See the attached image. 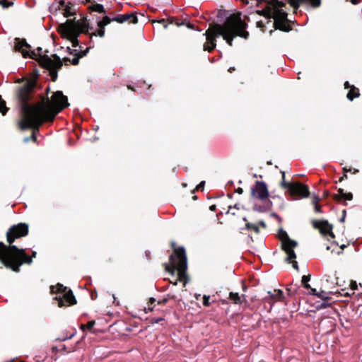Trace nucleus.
Listing matches in <instances>:
<instances>
[{
	"label": "nucleus",
	"mask_w": 362,
	"mask_h": 362,
	"mask_svg": "<svg viewBox=\"0 0 362 362\" xmlns=\"http://www.w3.org/2000/svg\"><path fill=\"white\" fill-rule=\"evenodd\" d=\"M175 253L171 254L169 257L170 266H166V269L173 274L175 270L178 272V280L183 281L186 277V270L187 269V259L186 252L184 247H180L175 249Z\"/></svg>",
	"instance_id": "nucleus-4"
},
{
	"label": "nucleus",
	"mask_w": 362,
	"mask_h": 362,
	"mask_svg": "<svg viewBox=\"0 0 362 362\" xmlns=\"http://www.w3.org/2000/svg\"><path fill=\"white\" fill-rule=\"evenodd\" d=\"M271 216H274V217H276V218H279V216H278L276 213H272V214H271Z\"/></svg>",
	"instance_id": "nucleus-56"
},
{
	"label": "nucleus",
	"mask_w": 362,
	"mask_h": 362,
	"mask_svg": "<svg viewBox=\"0 0 362 362\" xmlns=\"http://www.w3.org/2000/svg\"><path fill=\"white\" fill-rule=\"evenodd\" d=\"M257 27L259 28L262 30V32L265 31V29H264L265 25H264V23L262 21H257Z\"/></svg>",
	"instance_id": "nucleus-36"
},
{
	"label": "nucleus",
	"mask_w": 362,
	"mask_h": 362,
	"mask_svg": "<svg viewBox=\"0 0 362 362\" xmlns=\"http://www.w3.org/2000/svg\"><path fill=\"white\" fill-rule=\"evenodd\" d=\"M234 70H235V68H234V67H230V68L228 69V71H229L230 73H232Z\"/></svg>",
	"instance_id": "nucleus-58"
},
{
	"label": "nucleus",
	"mask_w": 362,
	"mask_h": 362,
	"mask_svg": "<svg viewBox=\"0 0 362 362\" xmlns=\"http://www.w3.org/2000/svg\"><path fill=\"white\" fill-rule=\"evenodd\" d=\"M359 96L360 93L358 88L354 86H351V89H349L346 95L347 99L352 101L354 98H358Z\"/></svg>",
	"instance_id": "nucleus-18"
},
{
	"label": "nucleus",
	"mask_w": 362,
	"mask_h": 362,
	"mask_svg": "<svg viewBox=\"0 0 362 362\" xmlns=\"http://www.w3.org/2000/svg\"><path fill=\"white\" fill-rule=\"evenodd\" d=\"M262 202V204H255L252 207L253 211L259 213H265L271 209L272 206V202L270 200L267 199Z\"/></svg>",
	"instance_id": "nucleus-16"
},
{
	"label": "nucleus",
	"mask_w": 362,
	"mask_h": 362,
	"mask_svg": "<svg viewBox=\"0 0 362 362\" xmlns=\"http://www.w3.org/2000/svg\"><path fill=\"white\" fill-rule=\"evenodd\" d=\"M204 185H205V182L204 181H202L197 187V190H203L204 189Z\"/></svg>",
	"instance_id": "nucleus-39"
},
{
	"label": "nucleus",
	"mask_w": 362,
	"mask_h": 362,
	"mask_svg": "<svg viewBox=\"0 0 362 362\" xmlns=\"http://www.w3.org/2000/svg\"><path fill=\"white\" fill-rule=\"evenodd\" d=\"M113 20L119 23H124L128 21L131 23L136 24L138 23V18L136 13H127L124 14H118L113 17Z\"/></svg>",
	"instance_id": "nucleus-13"
},
{
	"label": "nucleus",
	"mask_w": 362,
	"mask_h": 362,
	"mask_svg": "<svg viewBox=\"0 0 362 362\" xmlns=\"http://www.w3.org/2000/svg\"><path fill=\"white\" fill-rule=\"evenodd\" d=\"M168 302V298H164L161 300L158 301V304H165Z\"/></svg>",
	"instance_id": "nucleus-43"
},
{
	"label": "nucleus",
	"mask_w": 362,
	"mask_h": 362,
	"mask_svg": "<svg viewBox=\"0 0 362 362\" xmlns=\"http://www.w3.org/2000/svg\"><path fill=\"white\" fill-rule=\"evenodd\" d=\"M278 238L281 242V250L284 255V262L291 264L294 268V240L290 238L283 228L279 230Z\"/></svg>",
	"instance_id": "nucleus-6"
},
{
	"label": "nucleus",
	"mask_w": 362,
	"mask_h": 362,
	"mask_svg": "<svg viewBox=\"0 0 362 362\" xmlns=\"http://www.w3.org/2000/svg\"><path fill=\"white\" fill-rule=\"evenodd\" d=\"M203 304L205 306H209L210 305L211 303H210V296H206V295L204 296V297H203Z\"/></svg>",
	"instance_id": "nucleus-34"
},
{
	"label": "nucleus",
	"mask_w": 362,
	"mask_h": 362,
	"mask_svg": "<svg viewBox=\"0 0 362 362\" xmlns=\"http://www.w3.org/2000/svg\"><path fill=\"white\" fill-rule=\"evenodd\" d=\"M258 223L263 228H266V223L264 221H259Z\"/></svg>",
	"instance_id": "nucleus-47"
},
{
	"label": "nucleus",
	"mask_w": 362,
	"mask_h": 362,
	"mask_svg": "<svg viewBox=\"0 0 362 362\" xmlns=\"http://www.w3.org/2000/svg\"><path fill=\"white\" fill-rule=\"evenodd\" d=\"M332 197L334 200L339 202L341 200H349L351 201L353 199V194L351 192H344V189L339 188L338 189V194H334L332 195Z\"/></svg>",
	"instance_id": "nucleus-17"
},
{
	"label": "nucleus",
	"mask_w": 362,
	"mask_h": 362,
	"mask_svg": "<svg viewBox=\"0 0 362 362\" xmlns=\"http://www.w3.org/2000/svg\"><path fill=\"white\" fill-rule=\"evenodd\" d=\"M275 293H272L271 291H268L269 297H265V299L269 298L270 299H281L284 296V292L281 290H274Z\"/></svg>",
	"instance_id": "nucleus-19"
},
{
	"label": "nucleus",
	"mask_w": 362,
	"mask_h": 362,
	"mask_svg": "<svg viewBox=\"0 0 362 362\" xmlns=\"http://www.w3.org/2000/svg\"><path fill=\"white\" fill-rule=\"evenodd\" d=\"M36 254H37L36 252L33 251V254H32V257H35Z\"/></svg>",
	"instance_id": "nucleus-64"
},
{
	"label": "nucleus",
	"mask_w": 362,
	"mask_h": 362,
	"mask_svg": "<svg viewBox=\"0 0 362 362\" xmlns=\"http://www.w3.org/2000/svg\"><path fill=\"white\" fill-rule=\"evenodd\" d=\"M317 297L320 298L323 300H326L329 298L328 293L321 290L320 292L317 293Z\"/></svg>",
	"instance_id": "nucleus-30"
},
{
	"label": "nucleus",
	"mask_w": 362,
	"mask_h": 362,
	"mask_svg": "<svg viewBox=\"0 0 362 362\" xmlns=\"http://www.w3.org/2000/svg\"><path fill=\"white\" fill-rule=\"evenodd\" d=\"M282 173V181L281 185L282 188L285 190V193L288 194L290 196L291 199H294V183L291 182H287L285 179V172H281Z\"/></svg>",
	"instance_id": "nucleus-14"
},
{
	"label": "nucleus",
	"mask_w": 362,
	"mask_h": 362,
	"mask_svg": "<svg viewBox=\"0 0 362 362\" xmlns=\"http://www.w3.org/2000/svg\"><path fill=\"white\" fill-rule=\"evenodd\" d=\"M95 320H90V321L88 322L86 325H81V329L83 331H85L86 329L90 330L93 327V326L95 325Z\"/></svg>",
	"instance_id": "nucleus-28"
},
{
	"label": "nucleus",
	"mask_w": 362,
	"mask_h": 362,
	"mask_svg": "<svg viewBox=\"0 0 362 362\" xmlns=\"http://www.w3.org/2000/svg\"><path fill=\"white\" fill-rule=\"evenodd\" d=\"M50 292L52 294H56L54 299L57 301L58 306L59 307L76 303V300L71 290L61 284H57L56 286H51Z\"/></svg>",
	"instance_id": "nucleus-5"
},
{
	"label": "nucleus",
	"mask_w": 362,
	"mask_h": 362,
	"mask_svg": "<svg viewBox=\"0 0 362 362\" xmlns=\"http://www.w3.org/2000/svg\"><path fill=\"white\" fill-rule=\"evenodd\" d=\"M158 22L160 23H163L164 24V25H163L164 28L166 29L168 28V24L165 23V19H161V20L158 21Z\"/></svg>",
	"instance_id": "nucleus-42"
},
{
	"label": "nucleus",
	"mask_w": 362,
	"mask_h": 362,
	"mask_svg": "<svg viewBox=\"0 0 362 362\" xmlns=\"http://www.w3.org/2000/svg\"><path fill=\"white\" fill-rule=\"evenodd\" d=\"M235 192H236L237 193H238V194H243V189L241 187H238V188L235 190Z\"/></svg>",
	"instance_id": "nucleus-48"
},
{
	"label": "nucleus",
	"mask_w": 362,
	"mask_h": 362,
	"mask_svg": "<svg viewBox=\"0 0 362 362\" xmlns=\"http://www.w3.org/2000/svg\"><path fill=\"white\" fill-rule=\"evenodd\" d=\"M351 86L352 85H350L348 81H346L344 83V88H346V89H348V88L351 89Z\"/></svg>",
	"instance_id": "nucleus-45"
},
{
	"label": "nucleus",
	"mask_w": 362,
	"mask_h": 362,
	"mask_svg": "<svg viewBox=\"0 0 362 362\" xmlns=\"http://www.w3.org/2000/svg\"><path fill=\"white\" fill-rule=\"evenodd\" d=\"M59 5L62 8L64 7V10L66 11L67 8H69L66 4V2L64 0H61L59 1Z\"/></svg>",
	"instance_id": "nucleus-40"
},
{
	"label": "nucleus",
	"mask_w": 362,
	"mask_h": 362,
	"mask_svg": "<svg viewBox=\"0 0 362 362\" xmlns=\"http://www.w3.org/2000/svg\"><path fill=\"white\" fill-rule=\"evenodd\" d=\"M112 21H115L113 20V18H111L109 16H105V17H103V18L102 20L98 21V27L105 28V25L110 24Z\"/></svg>",
	"instance_id": "nucleus-21"
},
{
	"label": "nucleus",
	"mask_w": 362,
	"mask_h": 362,
	"mask_svg": "<svg viewBox=\"0 0 362 362\" xmlns=\"http://www.w3.org/2000/svg\"><path fill=\"white\" fill-rule=\"evenodd\" d=\"M246 228L250 230H253L257 233H258L259 232V227L256 224H254V223L247 222L246 223Z\"/></svg>",
	"instance_id": "nucleus-29"
},
{
	"label": "nucleus",
	"mask_w": 362,
	"mask_h": 362,
	"mask_svg": "<svg viewBox=\"0 0 362 362\" xmlns=\"http://www.w3.org/2000/svg\"><path fill=\"white\" fill-rule=\"evenodd\" d=\"M69 50H70V53L71 54H74V52H76L77 50L76 49H74V50H71L70 48H68Z\"/></svg>",
	"instance_id": "nucleus-59"
},
{
	"label": "nucleus",
	"mask_w": 362,
	"mask_h": 362,
	"mask_svg": "<svg viewBox=\"0 0 362 362\" xmlns=\"http://www.w3.org/2000/svg\"><path fill=\"white\" fill-rule=\"evenodd\" d=\"M28 233V225L20 223L12 226L6 233L9 246L0 242V260L6 268L15 272L20 271V267L23 263L30 264L33 262L32 257L26 254L25 249H19L17 246L11 245L15 239L25 236Z\"/></svg>",
	"instance_id": "nucleus-2"
},
{
	"label": "nucleus",
	"mask_w": 362,
	"mask_h": 362,
	"mask_svg": "<svg viewBox=\"0 0 362 362\" xmlns=\"http://www.w3.org/2000/svg\"><path fill=\"white\" fill-rule=\"evenodd\" d=\"M81 33H88V28L85 26L78 27L76 25H69L66 29L67 38L72 42L73 47H77L79 45L78 40Z\"/></svg>",
	"instance_id": "nucleus-8"
},
{
	"label": "nucleus",
	"mask_w": 362,
	"mask_h": 362,
	"mask_svg": "<svg viewBox=\"0 0 362 362\" xmlns=\"http://www.w3.org/2000/svg\"><path fill=\"white\" fill-rule=\"evenodd\" d=\"M240 204H235L233 208H235V209H240ZM232 209V206H229V209Z\"/></svg>",
	"instance_id": "nucleus-51"
},
{
	"label": "nucleus",
	"mask_w": 362,
	"mask_h": 362,
	"mask_svg": "<svg viewBox=\"0 0 362 362\" xmlns=\"http://www.w3.org/2000/svg\"><path fill=\"white\" fill-rule=\"evenodd\" d=\"M74 335H75V332L71 334L70 335L63 333L62 334V336H60L56 339V341H64L66 340L71 339Z\"/></svg>",
	"instance_id": "nucleus-26"
},
{
	"label": "nucleus",
	"mask_w": 362,
	"mask_h": 362,
	"mask_svg": "<svg viewBox=\"0 0 362 362\" xmlns=\"http://www.w3.org/2000/svg\"><path fill=\"white\" fill-rule=\"evenodd\" d=\"M345 219V216H342V217L340 218V221L344 222Z\"/></svg>",
	"instance_id": "nucleus-63"
},
{
	"label": "nucleus",
	"mask_w": 362,
	"mask_h": 362,
	"mask_svg": "<svg viewBox=\"0 0 362 362\" xmlns=\"http://www.w3.org/2000/svg\"><path fill=\"white\" fill-rule=\"evenodd\" d=\"M92 11L100 13H105V10L103 5L100 4H95L92 6Z\"/></svg>",
	"instance_id": "nucleus-23"
},
{
	"label": "nucleus",
	"mask_w": 362,
	"mask_h": 362,
	"mask_svg": "<svg viewBox=\"0 0 362 362\" xmlns=\"http://www.w3.org/2000/svg\"><path fill=\"white\" fill-rule=\"evenodd\" d=\"M358 172V170L351 168V173H353L354 174L357 173Z\"/></svg>",
	"instance_id": "nucleus-57"
},
{
	"label": "nucleus",
	"mask_w": 362,
	"mask_h": 362,
	"mask_svg": "<svg viewBox=\"0 0 362 362\" xmlns=\"http://www.w3.org/2000/svg\"><path fill=\"white\" fill-rule=\"evenodd\" d=\"M269 191L267 184L263 181H256L251 188V197L264 201L268 199Z\"/></svg>",
	"instance_id": "nucleus-9"
},
{
	"label": "nucleus",
	"mask_w": 362,
	"mask_h": 362,
	"mask_svg": "<svg viewBox=\"0 0 362 362\" xmlns=\"http://www.w3.org/2000/svg\"><path fill=\"white\" fill-rule=\"evenodd\" d=\"M311 278V275L310 274L307 275H303L301 279V286H303L305 288H310V286L308 284Z\"/></svg>",
	"instance_id": "nucleus-22"
},
{
	"label": "nucleus",
	"mask_w": 362,
	"mask_h": 362,
	"mask_svg": "<svg viewBox=\"0 0 362 362\" xmlns=\"http://www.w3.org/2000/svg\"><path fill=\"white\" fill-rule=\"evenodd\" d=\"M321 0H296V14L300 6H309L313 8H319L321 6Z\"/></svg>",
	"instance_id": "nucleus-15"
},
{
	"label": "nucleus",
	"mask_w": 362,
	"mask_h": 362,
	"mask_svg": "<svg viewBox=\"0 0 362 362\" xmlns=\"http://www.w3.org/2000/svg\"><path fill=\"white\" fill-rule=\"evenodd\" d=\"M162 320H163V318L159 317V318H157L156 320H155V322L156 323H159Z\"/></svg>",
	"instance_id": "nucleus-54"
},
{
	"label": "nucleus",
	"mask_w": 362,
	"mask_h": 362,
	"mask_svg": "<svg viewBox=\"0 0 362 362\" xmlns=\"http://www.w3.org/2000/svg\"><path fill=\"white\" fill-rule=\"evenodd\" d=\"M357 288V285L356 282L351 283V288L356 289Z\"/></svg>",
	"instance_id": "nucleus-53"
},
{
	"label": "nucleus",
	"mask_w": 362,
	"mask_h": 362,
	"mask_svg": "<svg viewBox=\"0 0 362 362\" xmlns=\"http://www.w3.org/2000/svg\"><path fill=\"white\" fill-rule=\"evenodd\" d=\"M308 289H309L308 293L310 295L316 296H317L318 292L317 291V290L315 288H313L310 287V288H308Z\"/></svg>",
	"instance_id": "nucleus-38"
},
{
	"label": "nucleus",
	"mask_w": 362,
	"mask_h": 362,
	"mask_svg": "<svg viewBox=\"0 0 362 362\" xmlns=\"http://www.w3.org/2000/svg\"><path fill=\"white\" fill-rule=\"evenodd\" d=\"M329 195H330L329 192L327 190H325L323 192L322 197L326 199V198H328L329 197Z\"/></svg>",
	"instance_id": "nucleus-41"
},
{
	"label": "nucleus",
	"mask_w": 362,
	"mask_h": 362,
	"mask_svg": "<svg viewBox=\"0 0 362 362\" xmlns=\"http://www.w3.org/2000/svg\"><path fill=\"white\" fill-rule=\"evenodd\" d=\"M100 30L98 32V33H93V35H99L100 37H103L105 35V28L103 27H99Z\"/></svg>",
	"instance_id": "nucleus-35"
},
{
	"label": "nucleus",
	"mask_w": 362,
	"mask_h": 362,
	"mask_svg": "<svg viewBox=\"0 0 362 362\" xmlns=\"http://www.w3.org/2000/svg\"><path fill=\"white\" fill-rule=\"evenodd\" d=\"M30 45L27 43L25 39L16 38L14 42V49L21 52L23 57L34 58L36 56L35 51L30 50Z\"/></svg>",
	"instance_id": "nucleus-10"
},
{
	"label": "nucleus",
	"mask_w": 362,
	"mask_h": 362,
	"mask_svg": "<svg viewBox=\"0 0 362 362\" xmlns=\"http://www.w3.org/2000/svg\"><path fill=\"white\" fill-rule=\"evenodd\" d=\"M290 4V6L294 8V0H287Z\"/></svg>",
	"instance_id": "nucleus-50"
},
{
	"label": "nucleus",
	"mask_w": 362,
	"mask_h": 362,
	"mask_svg": "<svg viewBox=\"0 0 362 362\" xmlns=\"http://www.w3.org/2000/svg\"><path fill=\"white\" fill-rule=\"evenodd\" d=\"M347 179V175L344 173V175L339 178V181L342 182L344 180Z\"/></svg>",
	"instance_id": "nucleus-44"
},
{
	"label": "nucleus",
	"mask_w": 362,
	"mask_h": 362,
	"mask_svg": "<svg viewBox=\"0 0 362 362\" xmlns=\"http://www.w3.org/2000/svg\"><path fill=\"white\" fill-rule=\"evenodd\" d=\"M168 23L170 24H175L177 26H181L185 25V21H184V19L182 22H180L177 18L175 17H170L168 19Z\"/></svg>",
	"instance_id": "nucleus-25"
},
{
	"label": "nucleus",
	"mask_w": 362,
	"mask_h": 362,
	"mask_svg": "<svg viewBox=\"0 0 362 362\" xmlns=\"http://www.w3.org/2000/svg\"><path fill=\"white\" fill-rule=\"evenodd\" d=\"M28 141H30V138H29V137H25V138L24 139V141H25V142H28Z\"/></svg>",
	"instance_id": "nucleus-62"
},
{
	"label": "nucleus",
	"mask_w": 362,
	"mask_h": 362,
	"mask_svg": "<svg viewBox=\"0 0 362 362\" xmlns=\"http://www.w3.org/2000/svg\"><path fill=\"white\" fill-rule=\"evenodd\" d=\"M150 252L149 251H146L145 252V255H146V257L149 259L150 258Z\"/></svg>",
	"instance_id": "nucleus-55"
},
{
	"label": "nucleus",
	"mask_w": 362,
	"mask_h": 362,
	"mask_svg": "<svg viewBox=\"0 0 362 362\" xmlns=\"http://www.w3.org/2000/svg\"><path fill=\"white\" fill-rule=\"evenodd\" d=\"M64 61L65 62H71L73 65H77L79 62V59L78 57H74L71 60H70L69 58H64Z\"/></svg>",
	"instance_id": "nucleus-33"
},
{
	"label": "nucleus",
	"mask_w": 362,
	"mask_h": 362,
	"mask_svg": "<svg viewBox=\"0 0 362 362\" xmlns=\"http://www.w3.org/2000/svg\"><path fill=\"white\" fill-rule=\"evenodd\" d=\"M7 111L8 107L6 106V102L2 100L1 95H0V112H1L3 115H5Z\"/></svg>",
	"instance_id": "nucleus-27"
},
{
	"label": "nucleus",
	"mask_w": 362,
	"mask_h": 362,
	"mask_svg": "<svg viewBox=\"0 0 362 362\" xmlns=\"http://www.w3.org/2000/svg\"><path fill=\"white\" fill-rule=\"evenodd\" d=\"M209 209H210L211 211H216V205H211V206H210Z\"/></svg>",
	"instance_id": "nucleus-49"
},
{
	"label": "nucleus",
	"mask_w": 362,
	"mask_h": 362,
	"mask_svg": "<svg viewBox=\"0 0 362 362\" xmlns=\"http://www.w3.org/2000/svg\"><path fill=\"white\" fill-rule=\"evenodd\" d=\"M184 21H185V25H186L188 28H189V29H192V30L195 29V28H194V25H193V24L190 23L187 21V18H185V19H184Z\"/></svg>",
	"instance_id": "nucleus-37"
},
{
	"label": "nucleus",
	"mask_w": 362,
	"mask_h": 362,
	"mask_svg": "<svg viewBox=\"0 0 362 362\" xmlns=\"http://www.w3.org/2000/svg\"><path fill=\"white\" fill-rule=\"evenodd\" d=\"M247 28V24L240 17L228 18L223 24H210L209 29L204 33L207 41L204 45V50L212 52L216 45V37L220 36H222L230 46L233 45V40L236 36L247 39L249 33L246 30Z\"/></svg>",
	"instance_id": "nucleus-3"
},
{
	"label": "nucleus",
	"mask_w": 362,
	"mask_h": 362,
	"mask_svg": "<svg viewBox=\"0 0 362 362\" xmlns=\"http://www.w3.org/2000/svg\"><path fill=\"white\" fill-rule=\"evenodd\" d=\"M320 198L318 196H315L312 200V204L314 205L315 211L316 213L322 212V206L318 204Z\"/></svg>",
	"instance_id": "nucleus-20"
},
{
	"label": "nucleus",
	"mask_w": 362,
	"mask_h": 362,
	"mask_svg": "<svg viewBox=\"0 0 362 362\" xmlns=\"http://www.w3.org/2000/svg\"><path fill=\"white\" fill-rule=\"evenodd\" d=\"M155 301H156V299H155V298H151L150 299V303H153V302H155Z\"/></svg>",
	"instance_id": "nucleus-61"
},
{
	"label": "nucleus",
	"mask_w": 362,
	"mask_h": 362,
	"mask_svg": "<svg viewBox=\"0 0 362 362\" xmlns=\"http://www.w3.org/2000/svg\"><path fill=\"white\" fill-rule=\"evenodd\" d=\"M328 305V304L326 303H322L321 308H326Z\"/></svg>",
	"instance_id": "nucleus-60"
},
{
	"label": "nucleus",
	"mask_w": 362,
	"mask_h": 362,
	"mask_svg": "<svg viewBox=\"0 0 362 362\" xmlns=\"http://www.w3.org/2000/svg\"><path fill=\"white\" fill-rule=\"evenodd\" d=\"M13 4V3L11 1L8 2L7 0H0V5H1L4 8H8Z\"/></svg>",
	"instance_id": "nucleus-32"
},
{
	"label": "nucleus",
	"mask_w": 362,
	"mask_h": 362,
	"mask_svg": "<svg viewBox=\"0 0 362 362\" xmlns=\"http://www.w3.org/2000/svg\"><path fill=\"white\" fill-rule=\"evenodd\" d=\"M310 195L309 187L296 180V199L308 198Z\"/></svg>",
	"instance_id": "nucleus-12"
},
{
	"label": "nucleus",
	"mask_w": 362,
	"mask_h": 362,
	"mask_svg": "<svg viewBox=\"0 0 362 362\" xmlns=\"http://www.w3.org/2000/svg\"><path fill=\"white\" fill-rule=\"evenodd\" d=\"M229 298L235 304H240L241 303L240 297L238 293L230 292Z\"/></svg>",
	"instance_id": "nucleus-24"
},
{
	"label": "nucleus",
	"mask_w": 362,
	"mask_h": 362,
	"mask_svg": "<svg viewBox=\"0 0 362 362\" xmlns=\"http://www.w3.org/2000/svg\"><path fill=\"white\" fill-rule=\"evenodd\" d=\"M286 291L287 295L288 296L292 297L293 296V294H294V289L293 288L292 283L290 284L289 285H287Z\"/></svg>",
	"instance_id": "nucleus-31"
},
{
	"label": "nucleus",
	"mask_w": 362,
	"mask_h": 362,
	"mask_svg": "<svg viewBox=\"0 0 362 362\" xmlns=\"http://www.w3.org/2000/svg\"><path fill=\"white\" fill-rule=\"evenodd\" d=\"M343 172L344 173H348V172H351V168H347L346 167H344L343 168Z\"/></svg>",
	"instance_id": "nucleus-46"
},
{
	"label": "nucleus",
	"mask_w": 362,
	"mask_h": 362,
	"mask_svg": "<svg viewBox=\"0 0 362 362\" xmlns=\"http://www.w3.org/2000/svg\"><path fill=\"white\" fill-rule=\"evenodd\" d=\"M168 298H170V299H175L176 298V296L175 295H170V294H168Z\"/></svg>",
	"instance_id": "nucleus-52"
},
{
	"label": "nucleus",
	"mask_w": 362,
	"mask_h": 362,
	"mask_svg": "<svg viewBox=\"0 0 362 362\" xmlns=\"http://www.w3.org/2000/svg\"><path fill=\"white\" fill-rule=\"evenodd\" d=\"M35 87L34 83L28 82L17 90L22 117L18 124L22 130L33 129L31 138L34 141L36 140L35 131L39 130L40 126L45 122H52L62 110L69 106L67 97L62 91H56L49 98V86L46 88L45 93L39 95L38 101L30 104Z\"/></svg>",
	"instance_id": "nucleus-1"
},
{
	"label": "nucleus",
	"mask_w": 362,
	"mask_h": 362,
	"mask_svg": "<svg viewBox=\"0 0 362 362\" xmlns=\"http://www.w3.org/2000/svg\"><path fill=\"white\" fill-rule=\"evenodd\" d=\"M52 59L46 56L42 59L41 65L43 68L49 71V76L53 81L57 78V71L63 65L61 58L57 54L52 56Z\"/></svg>",
	"instance_id": "nucleus-7"
},
{
	"label": "nucleus",
	"mask_w": 362,
	"mask_h": 362,
	"mask_svg": "<svg viewBox=\"0 0 362 362\" xmlns=\"http://www.w3.org/2000/svg\"><path fill=\"white\" fill-rule=\"evenodd\" d=\"M312 226L315 229H317L320 233L326 236L329 235L334 238V234L332 232V225L329 224L326 220H313L311 221Z\"/></svg>",
	"instance_id": "nucleus-11"
}]
</instances>
